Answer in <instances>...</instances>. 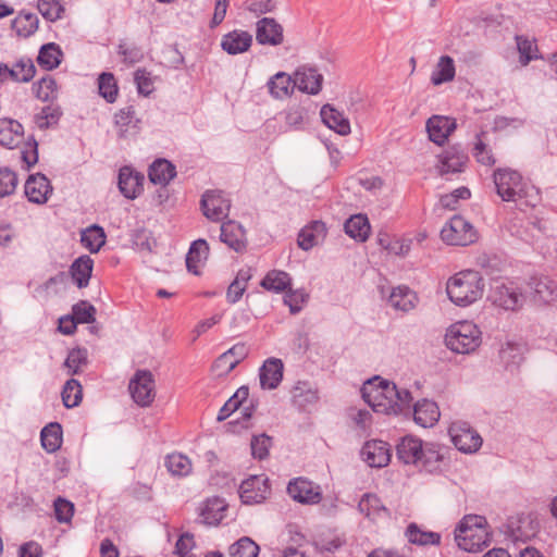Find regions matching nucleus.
Here are the masks:
<instances>
[{
	"instance_id": "nucleus-1",
	"label": "nucleus",
	"mask_w": 557,
	"mask_h": 557,
	"mask_svg": "<svg viewBox=\"0 0 557 557\" xmlns=\"http://www.w3.org/2000/svg\"><path fill=\"white\" fill-rule=\"evenodd\" d=\"M448 449L436 442H423L419 437L404 436L396 446L397 458L420 471L440 473L447 466Z\"/></svg>"
},
{
	"instance_id": "nucleus-2",
	"label": "nucleus",
	"mask_w": 557,
	"mask_h": 557,
	"mask_svg": "<svg viewBox=\"0 0 557 557\" xmlns=\"http://www.w3.org/2000/svg\"><path fill=\"white\" fill-rule=\"evenodd\" d=\"M493 180L497 195L507 202H515L520 210L534 208L541 201L540 190L522 175L509 168L494 171Z\"/></svg>"
},
{
	"instance_id": "nucleus-3",
	"label": "nucleus",
	"mask_w": 557,
	"mask_h": 557,
	"mask_svg": "<svg viewBox=\"0 0 557 557\" xmlns=\"http://www.w3.org/2000/svg\"><path fill=\"white\" fill-rule=\"evenodd\" d=\"M485 282L480 272L463 270L451 275L446 282L448 299L457 307L466 308L480 300Z\"/></svg>"
},
{
	"instance_id": "nucleus-4",
	"label": "nucleus",
	"mask_w": 557,
	"mask_h": 557,
	"mask_svg": "<svg viewBox=\"0 0 557 557\" xmlns=\"http://www.w3.org/2000/svg\"><path fill=\"white\" fill-rule=\"evenodd\" d=\"M491 540L486 519L478 515L466 516L455 530L457 545L466 552H478Z\"/></svg>"
},
{
	"instance_id": "nucleus-5",
	"label": "nucleus",
	"mask_w": 557,
	"mask_h": 557,
	"mask_svg": "<svg viewBox=\"0 0 557 557\" xmlns=\"http://www.w3.org/2000/svg\"><path fill=\"white\" fill-rule=\"evenodd\" d=\"M482 342L479 326L471 321H459L451 324L445 334L448 349L457 354H471Z\"/></svg>"
},
{
	"instance_id": "nucleus-6",
	"label": "nucleus",
	"mask_w": 557,
	"mask_h": 557,
	"mask_svg": "<svg viewBox=\"0 0 557 557\" xmlns=\"http://www.w3.org/2000/svg\"><path fill=\"white\" fill-rule=\"evenodd\" d=\"M487 300L497 309L519 311L525 302L522 287L513 281H495L490 289Z\"/></svg>"
},
{
	"instance_id": "nucleus-7",
	"label": "nucleus",
	"mask_w": 557,
	"mask_h": 557,
	"mask_svg": "<svg viewBox=\"0 0 557 557\" xmlns=\"http://www.w3.org/2000/svg\"><path fill=\"white\" fill-rule=\"evenodd\" d=\"M394 383L375 376L368 380L361 387V395L364 401L376 412L391 414L393 398L387 392Z\"/></svg>"
},
{
	"instance_id": "nucleus-8",
	"label": "nucleus",
	"mask_w": 557,
	"mask_h": 557,
	"mask_svg": "<svg viewBox=\"0 0 557 557\" xmlns=\"http://www.w3.org/2000/svg\"><path fill=\"white\" fill-rule=\"evenodd\" d=\"M441 238L448 245L468 246L476 240L478 234L469 221L455 215L443 226Z\"/></svg>"
},
{
	"instance_id": "nucleus-9",
	"label": "nucleus",
	"mask_w": 557,
	"mask_h": 557,
	"mask_svg": "<svg viewBox=\"0 0 557 557\" xmlns=\"http://www.w3.org/2000/svg\"><path fill=\"white\" fill-rule=\"evenodd\" d=\"M448 434L454 446L463 454L476 453L483 440L475 429L466 421H454L448 428Z\"/></svg>"
},
{
	"instance_id": "nucleus-10",
	"label": "nucleus",
	"mask_w": 557,
	"mask_h": 557,
	"mask_svg": "<svg viewBox=\"0 0 557 557\" xmlns=\"http://www.w3.org/2000/svg\"><path fill=\"white\" fill-rule=\"evenodd\" d=\"M128 391L132 399L140 407H149L156 398V381L149 370H137L131 377Z\"/></svg>"
},
{
	"instance_id": "nucleus-11",
	"label": "nucleus",
	"mask_w": 557,
	"mask_h": 557,
	"mask_svg": "<svg viewBox=\"0 0 557 557\" xmlns=\"http://www.w3.org/2000/svg\"><path fill=\"white\" fill-rule=\"evenodd\" d=\"M200 208L203 215L213 222H219L227 216L231 200L221 190L209 189L202 194Z\"/></svg>"
},
{
	"instance_id": "nucleus-12",
	"label": "nucleus",
	"mask_w": 557,
	"mask_h": 557,
	"mask_svg": "<svg viewBox=\"0 0 557 557\" xmlns=\"http://www.w3.org/2000/svg\"><path fill=\"white\" fill-rule=\"evenodd\" d=\"M268 478L264 474L250 475L239 485V497L244 504L262 503L270 494Z\"/></svg>"
},
{
	"instance_id": "nucleus-13",
	"label": "nucleus",
	"mask_w": 557,
	"mask_h": 557,
	"mask_svg": "<svg viewBox=\"0 0 557 557\" xmlns=\"http://www.w3.org/2000/svg\"><path fill=\"white\" fill-rule=\"evenodd\" d=\"M287 493L294 500L301 504H318L322 498L320 486L304 478L290 481Z\"/></svg>"
},
{
	"instance_id": "nucleus-14",
	"label": "nucleus",
	"mask_w": 557,
	"mask_h": 557,
	"mask_svg": "<svg viewBox=\"0 0 557 557\" xmlns=\"http://www.w3.org/2000/svg\"><path fill=\"white\" fill-rule=\"evenodd\" d=\"M249 349L244 343H237L223 352L213 364V371L218 376L231 373L239 362L248 356Z\"/></svg>"
},
{
	"instance_id": "nucleus-15",
	"label": "nucleus",
	"mask_w": 557,
	"mask_h": 557,
	"mask_svg": "<svg viewBox=\"0 0 557 557\" xmlns=\"http://www.w3.org/2000/svg\"><path fill=\"white\" fill-rule=\"evenodd\" d=\"M256 40L272 47L281 45L284 41L283 26L272 17H262L256 24Z\"/></svg>"
},
{
	"instance_id": "nucleus-16",
	"label": "nucleus",
	"mask_w": 557,
	"mask_h": 557,
	"mask_svg": "<svg viewBox=\"0 0 557 557\" xmlns=\"http://www.w3.org/2000/svg\"><path fill=\"white\" fill-rule=\"evenodd\" d=\"M52 190L50 181L41 173L29 175L24 186V193L28 201L36 205L46 203Z\"/></svg>"
},
{
	"instance_id": "nucleus-17",
	"label": "nucleus",
	"mask_w": 557,
	"mask_h": 557,
	"mask_svg": "<svg viewBox=\"0 0 557 557\" xmlns=\"http://www.w3.org/2000/svg\"><path fill=\"white\" fill-rule=\"evenodd\" d=\"M429 139L434 144L444 145L456 129V120L445 115H433L426 121Z\"/></svg>"
},
{
	"instance_id": "nucleus-18",
	"label": "nucleus",
	"mask_w": 557,
	"mask_h": 557,
	"mask_svg": "<svg viewBox=\"0 0 557 557\" xmlns=\"http://www.w3.org/2000/svg\"><path fill=\"white\" fill-rule=\"evenodd\" d=\"M361 457L370 467H385L391 461V446L383 441H369L361 449Z\"/></svg>"
},
{
	"instance_id": "nucleus-19",
	"label": "nucleus",
	"mask_w": 557,
	"mask_h": 557,
	"mask_svg": "<svg viewBox=\"0 0 557 557\" xmlns=\"http://www.w3.org/2000/svg\"><path fill=\"white\" fill-rule=\"evenodd\" d=\"M409 416H412L416 424L422 428H432L438 422L441 411L435 401L423 398L413 404Z\"/></svg>"
},
{
	"instance_id": "nucleus-20",
	"label": "nucleus",
	"mask_w": 557,
	"mask_h": 557,
	"mask_svg": "<svg viewBox=\"0 0 557 557\" xmlns=\"http://www.w3.org/2000/svg\"><path fill=\"white\" fill-rule=\"evenodd\" d=\"M327 228L324 222L317 220L305 225L298 234V246L302 250H310L320 245L326 237Z\"/></svg>"
},
{
	"instance_id": "nucleus-21",
	"label": "nucleus",
	"mask_w": 557,
	"mask_h": 557,
	"mask_svg": "<svg viewBox=\"0 0 557 557\" xmlns=\"http://www.w3.org/2000/svg\"><path fill=\"white\" fill-rule=\"evenodd\" d=\"M358 511L372 522H377L389 517V511L382 500L375 494L371 493L361 496L358 503Z\"/></svg>"
},
{
	"instance_id": "nucleus-22",
	"label": "nucleus",
	"mask_w": 557,
	"mask_h": 557,
	"mask_svg": "<svg viewBox=\"0 0 557 557\" xmlns=\"http://www.w3.org/2000/svg\"><path fill=\"white\" fill-rule=\"evenodd\" d=\"M220 239L233 250L239 252L246 248V232L242 224L228 220L221 225Z\"/></svg>"
},
{
	"instance_id": "nucleus-23",
	"label": "nucleus",
	"mask_w": 557,
	"mask_h": 557,
	"mask_svg": "<svg viewBox=\"0 0 557 557\" xmlns=\"http://www.w3.org/2000/svg\"><path fill=\"white\" fill-rule=\"evenodd\" d=\"M283 362L277 358L267 359L259 370L260 386L263 389L276 388L283 379Z\"/></svg>"
},
{
	"instance_id": "nucleus-24",
	"label": "nucleus",
	"mask_w": 557,
	"mask_h": 557,
	"mask_svg": "<svg viewBox=\"0 0 557 557\" xmlns=\"http://www.w3.org/2000/svg\"><path fill=\"white\" fill-rule=\"evenodd\" d=\"M144 176L129 166H123L119 172V189L127 199H135L141 191Z\"/></svg>"
},
{
	"instance_id": "nucleus-25",
	"label": "nucleus",
	"mask_w": 557,
	"mask_h": 557,
	"mask_svg": "<svg viewBox=\"0 0 557 557\" xmlns=\"http://www.w3.org/2000/svg\"><path fill=\"white\" fill-rule=\"evenodd\" d=\"M209 245L206 239L199 238L190 244L186 255V267L190 273L195 275L200 274L209 257Z\"/></svg>"
},
{
	"instance_id": "nucleus-26",
	"label": "nucleus",
	"mask_w": 557,
	"mask_h": 557,
	"mask_svg": "<svg viewBox=\"0 0 557 557\" xmlns=\"http://www.w3.org/2000/svg\"><path fill=\"white\" fill-rule=\"evenodd\" d=\"M323 77L312 67H300L294 74V85L304 92L315 95L320 91Z\"/></svg>"
},
{
	"instance_id": "nucleus-27",
	"label": "nucleus",
	"mask_w": 557,
	"mask_h": 557,
	"mask_svg": "<svg viewBox=\"0 0 557 557\" xmlns=\"http://www.w3.org/2000/svg\"><path fill=\"white\" fill-rule=\"evenodd\" d=\"M252 44V36L245 30L235 29L222 37L221 47L228 54H239L247 51Z\"/></svg>"
},
{
	"instance_id": "nucleus-28",
	"label": "nucleus",
	"mask_w": 557,
	"mask_h": 557,
	"mask_svg": "<svg viewBox=\"0 0 557 557\" xmlns=\"http://www.w3.org/2000/svg\"><path fill=\"white\" fill-rule=\"evenodd\" d=\"M323 123L337 134L345 136L350 133L349 120L345 116L344 112L338 111L331 104H324L320 111Z\"/></svg>"
},
{
	"instance_id": "nucleus-29",
	"label": "nucleus",
	"mask_w": 557,
	"mask_h": 557,
	"mask_svg": "<svg viewBox=\"0 0 557 557\" xmlns=\"http://www.w3.org/2000/svg\"><path fill=\"white\" fill-rule=\"evenodd\" d=\"M387 301L395 310L408 312L416 308L418 304V296L409 287L399 285L392 288Z\"/></svg>"
},
{
	"instance_id": "nucleus-30",
	"label": "nucleus",
	"mask_w": 557,
	"mask_h": 557,
	"mask_svg": "<svg viewBox=\"0 0 557 557\" xmlns=\"http://www.w3.org/2000/svg\"><path fill=\"white\" fill-rule=\"evenodd\" d=\"M24 129L20 122L12 119H0V145L13 149L23 139Z\"/></svg>"
},
{
	"instance_id": "nucleus-31",
	"label": "nucleus",
	"mask_w": 557,
	"mask_h": 557,
	"mask_svg": "<svg viewBox=\"0 0 557 557\" xmlns=\"http://www.w3.org/2000/svg\"><path fill=\"white\" fill-rule=\"evenodd\" d=\"M225 502L220 497L208 498L200 507V520L207 525H216L224 518Z\"/></svg>"
},
{
	"instance_id": "nucleus-32",
	"label": "nucleus",
	"mask_w": 557,
	"mask_h": 557,
	"mask_svg": "<svg viewBox=\"0 0 557 557\" xmlns=\"http://www.w3.org/2000/svg\"><path fill=\"white\" fill-rule=\"evenodd\" d=\"M467 157L454 149L445 150L438 157L437 169L441 175L455 174L463 171Z\"/></svg>"
},
{
	"instance_id": "nucleus-33",
	"label": "nucleus",
	"mask_w": 557,
	"mask_h": 557,
	"mask_svg": "<svg viewBox=\"0 0 557 557\" xmlns=\"http://www.w3.org/2000/svg\"><path fill=\"white\" fill-rule=\"evenodd\" d=\"M270 95L275 99H285L292 95L294 88V77L285 72H277L268 82Z\"/></svg>"
},
{
	"instance_id": "nucleus-34",
	"label": "nucleus",
	"mask_w": 557,
	"mask_h": 557,
	"mask_svg": "<svg viewBox=\"0 0 557 557\" xmlns=\"http://www.w3.org/2000/svg\"><path fill=\"white\" fill-rule=\"evenodd\" d=\"M175 176V165L165 159L156 160L149 168V178L153 184L165 186Z\"/></svg>"
},
{
	"instance_id": "nucleus-35",
	"label": "nucleus",
	"mask_w": 557,
	"mask_h": 557,
	"mask_svg": "<svg viewBox=\"0 0 557 557\" xmlns=\"http://www.w3.org/2000/svg\"><path fill=\"white\" fill-rule=\"evenodd\" d=\"M345 233L357 242H366L370 235V223L364 214L351 215L344 224Z\"/></svg>"
},
{
	"instance_id": "nucleus-36",
	"label": "nucleus",
	"mask_w": 557,
	"mask_h": 557,
	"mask_svg": "<svg viewBox=\"0 0 557 557\" xmlns=\"http://www.w3.org/2000/svg\"><path fill=\"white\" fill-rule=\"evenodd\" d=\"M388 391L393 398V409H391V414L409 416L412 410L411 405L413 400L411 393L407 388L398 387L395 383L394 386L388 388Z\"/></svg>"
},
{
	"instance_id": "nucleus-37",
	"label": "nucleus",
	"mask_w": 557,
	"mask_h": 557,
	"mask_svg": "<svg viewBox=\"0 0 557 557\" xmlns=\"http://www.w3.org/2000/svg\"><path fill=\"white\" fill-rule=\"evenodd\" d=\"M35 74V64L28 57H21L12 65H9L10 79L15 83H28Z\"/></svg>"
},
{
	"instance_id": "nucleus-38",
	"label": "nucleus",
	"mask_w": 557,
	"mask_h": 557,
	"mask_svg": "<svg viewBox=\"0 0 557 557\" xmlns=\"http://www.w3.org/2000/svg\"><path fill=\"white\" fill-rule=\"evenodd\" d=\"M94 261L89 256H81L71 265L70 273L77 287H86L89 283Z\"/></svg>"
},
{
	"instance_id": "nucleus-39",
	"label": "nucleus",
	"mask_w": 557,
	"mask_h": 557,
	"mask_svg": "<svg viewBox=\"0 0 557 557\" xmlns=\"http://www.w3.org/2000/svg\"><path fill=\"white\" fill-rule=\"evenodd\" d=\"M42 448L49 453H55L62 445V428L58 422L47 424L40 432Z\"/></svg>"
},
{
	"instance_id": "nucleus-40",
	"label": "nucleus",
	"mask_w": 557,
	"mask_h": 557,
	"mask_svg": "<svg viewBox=\"0 0 557 557\" xmlns=\"http://www.w3.org/2000/svg\"><path fill=\"white\" fill-rule=\"evenodd\" d=\"M63 53L60 47L54 42L44 45L38 53L37 63L40 67L51 71L61 63Z\"/></svg>"
},
{
	"instance_id": "nucleus-41",
	"label": "nucleus",
	"mask_w": 557,
	"mask_h": 557,
	"mask_svg": "<svg viewBox=\"0 0 557 557\" xmlns=\"http://www.w3.org/2000/svg\"><path fill=\"white\" fill-rule=\"evenodd\" d=\"M456 69L453 58L449 55H442L432 72L431 82L433 85L438 86L453 81Z\"/></svg>"
},
{
	"instance_id": "nucleus-42",
	"label": "nucleus",
	"mask_w": 557,
	"mask_h": 557,
	"mask_svg": "<svg viewBox=\"0 0 557 557\" xmlns=\"http://www.w3.org/2000/svg\"><path fill=\"white\" fill-rule=\"evenodd\" d=\"M532 287L540 301L548 304L557 299V282L548 276L535 278Z\"/></svg>"
},
{
	"instance_id": "nucleus-43",
	"label": "nucleus",
	"mask_w": 557,
	"mask_h": 557,
	"mask_svg": "<svg viewBox=\"0 0 557 557\" xmlns=\"http://www.w3.org/2000/svg\"><path fill=\"white\" fill-rule=\"evenodd\" d=\"M406 536L410 543L420 546L437 545L441 542L440 533L422 530L416 523L408 525Z\"/></svg>"
},
{
	"instance_id": "nucleus-44",
	"label": "nucleus",
	"mask_w": 557,
	"mask_h": 557,
	"mask_svg": "<svg viewBox=\"0 0 557 557\" xmlns=\"http://www.w3.org/2000/svg\"><path fill=\"white\" fill-rule=\"evenodd\" d=\"M39 20L35 13L22 11L12 21V28L21 37L32 36L38 28Z\"/></svg>"
},
{
	"instance_id": "nucleus-45",
	"label": "nucleus",
	"mask_w": 557,
	"mask_h": 557,
	"mask_svg": "<svg viewBox=\"0 0 557 557\" xmlns=\"http://www.w3.org/2000/svg\"><path fill=\"white\" fill-rule=\"evenodd\" d=\"M292 284L290 275L281 270H272L261 281V286L274 293L286 290Z\"/></svg>"
},
{
	"instance_id": "nucleus-46",
	"label": "nucleus",
	"mask_w": 557,
	"mask_h": 557,
	"mask_svg": "<svg viewBox=\"0 0 557 557\" xmlns=\"http://www.w3.org/2000/svg\"><path fill=\"white\" fill-rule=\"evenodd\" d=\"M164 466L172 475L176 476H186L193 469L190 459L181 453L168 455L165 457Z\"/></svg>"
},
{
	"instance_id": "nucleus-47",
	"label": "nucleus",
	"mask_w": 557,
	"mask_h": 557,
	"mask_svg": "<svg viewBox=\"0 0 557 557\" xmlns=\"http://www.w3.org/2000/svg\"><path fill=\"white\" fill-rule=\"evenodd\" d=\"M114 119L121 138L128 137L131 129L137 128L138 121L135 119V109L132 106L121 109Z\"/></svg>"
},
{
	"instance_id": "nucleus-48",
	"label": "nucleus",
	"mask_w": 557,
	"mask_h": 557,
	"mask_svg": "<svg viewBox=\"0 0 557 557\" xmlns=\"http://www.w3.org/2000/svg\"><path fill=\"white\" fill-rule=\"evenodd\" d=\"M82 245L90 252H98L106 243V234L102 227L91 225L82 232Z\"/></svg>"
},
{
	"instance_id": "nucleus-49",
	"label": "nucleus",
	"mask_w": 557,
	"mask_h": 557,
	"mask_svg": "<svg viewBox=\"0 0 557 557\" xmlns=\"http://www.w3.org/2000/svg\"><path fill=\"white\" fill-rule=\"evenodd\" d=\"M249 396V388L240 386L236 393L222 406L218 413V421L226 420L234 411H236Z\"/></svg>"
},
{
	"instance_id": "nucleus-50",
	"label": "nucleus",
	"mask_w": 557,
	"mask_h": 557,
	"mask_svg": "<svg viewBox=\"0 0 557 557\" xmlns=\"http://www.w3.org/2000/svg\"><path fill=\"white\" fill-rule=\"evenodd\" d=\"M62 401L66 408H74L79 405L83 391L81 383L75 379H70L62 389Z\"/></svg>"
},
{
	"instance_id": "nucleus-51",
	"label": "nucleus",
	"mask_w": 557,
	"mask_h": 557,
	"mask_svg": "<svg viewBox=\"0 0 557 557\" xmlns=\"http://www.w3.org/2000/svg\"><path fill=\"white\" fill-rule=\"evenodd\" d=\"M259 546L249 537L244 536L230 546L231 557H258Z\"/></svg>"
},
{
	"instance_id": "nucleus-52",
	"label": "nucleus",
	"mask_w": 557,
	"mask_h": 557,
	"mask_svg": "<svg viewBox=\"0 0 557 557\" xmlns=\"http://www.w3.org/2000/svg\"><path fill=\"white\" fill-rule=\"evenodd\" d=\"M99 94L110 103H113L119 94L116 81L111 73H102L98 78Z\"/></svg>"
},
{
	"instance_id": "nucleus-53",
	"label": "nucleus",
	"mask_w": 557,
	"mask_h": 557,
	"mask_svg": "<svg viewBox=\"0 0 557 557\" xmlns=\"http://www.w3.org/2000/svg\"><path fill=\"white\" fill-rule=\"evenodd\" d=\"M60 115L58 108L47 106L34 116V123L39 129H47L58 124Z\"/></svg>"
},
{
	"instance_id": "nucleus-54",
	"label": "nucleus",
	"mask_w": 557,
	"mask_h": 557,
	"mask_svg": "<svg viewBox=\"0 0 557 557\" xmlns=\"http://www.w3.org/2000/svg\"><path fill=\"white\" fill-rule=\"evenodd\" d=\"M87 349L79 347L72 349L64 361L67 373L71 375L79 373L82 367L87 364Z\"/></svg>"
},
{
	"instance_id": "nucleus-55",
	"label": "nucleus",
	"mask_w": 557,
	"mask_h": 557,
	"mask_svg": "<svg viewBox=\"0 0 557 557\" xmlns=\"http://www.w3.org/2000/svg\"><path fill=\"white\" fill-rule=\"evenodd\" d=\"M37 8L40 14L50 22L61 18L64 11L61 0H38Z\"/></svg>"
},
{
	"instance_id": "nucleus-56",
	"label": "nucleus",
	"mask_w": 557,
	"mask_h": 557,
	"mask_svg": "<svg viewBox=\"0 0 557 557\" xmlns=\"http://www.w3.org/2000/svg\"><path fill=\"white\" fill-rule=\"evenodd\" d=\"M471 196L469 188L458 187L449 194L442 195L440 203L444 209L456 210L460 200H467Z\"/></svg>"
},
{
	"instance_id": "nucleus-57",
	"label": "nucleus",
	"mask_w": 557,
	"mask_h": 557,
	"mask_svg": "<svg viewBox=\"0 0 557 557\" xmlns=\"http://www.w3.org/2000/svg\"><path fill=\"white\" fill-rule=\"evenodd\" d=\"M484 133L476 135L474 147H473V156L476 161L483 165L492 166L495 164L496 160L492 153L491 148L483 141L482 136Z\"/></svg>"
},
{
	"instance_id": "nucleus-58",
	"label": "nucleus",
	"mask_w": 557,
	"mask_h": 557,
	"mask_svg": "<svg viewBox=\"0 0 557 557\" xmlns=\"http://www.w3.org/2000/svg\"><path fill=\"white\" fill-rule=\"evenodd\" d=\"M516 40L518 51L520 53V63L523 66L528 65L532 60L539 58V55L536 54L537 48L534 41L522 36H517Z\"/></svg>"
},
{
	"instance_id": "nucleus-59",
	"label": "nucleus",
	"mask_w": 557,
	"mask_h": 557,
	"mask_svg": "<svg viewBox=\"0 0 557 557\" xmlns=\"http://www.w3.org/2000/svg\"><path fill=\"white\" fill-rule=\"evenodd\" d=\"M36 97L42 101H50L57 97V83L51 76L42 77L35 85Z\"/></svg>"
},
{
	"instance_id": "nucleus-60",
	"label": "nucleus",
	"mask_w": 557,
	"mask_h": 557,
	"mask_svg": "<svg viewBox=\"0 0 557 557\" xmlns=\"http://www.w3.org/2000/svg\"><path fill=\"white\" fill-rule=\"evenodd\" d=\"M17 175L9 168H0V197L10 196L17 186Z\"/></svg>"
},
{
	"instance_id": "nucleus-61",
	"label": "nucleus",
	"mask_w": 557,
	"mask_h": 557,
	"mask_svg": "<svg viewBox=\"0 0 557 557\" xmlns=\"http://www.w3.org/2000/svg\"><path fill=\"white\" fill-rule=\"evenodd\" d=\"M72 315L77 323H92L95 321L96 308L88 301H79L72 308Z\"/></svg>"
},
{
	"instance_id": "nucleus-62",
	"label": "nucleus",
	"mask_w": 557,
	"mask_h": 557,
	"mask_svg": "<svg viewBox=\"0 0 557 557\" xmlns=\"http://www.w3.org/2000/svg\"><path fill=\"white\" fill-rule=\"evenodd\" d=\"M308 300V294L302 289H296L285 293L284 304L288 306L290 313L296 314L300 312Z\"/></svg>"
},
{
	"instance_id": "nucleus-63",
	"label": "nucleus",
	"mask_w": 557,
	"mask_h": 557,
	"mask_svg": "<svg viewBox=\"0 0 557 557\" xmlns=\"http://www.w3.org/2000/svg\"><path fill=\"white\" fill-rule=\"evenodd\" d=\"M134 81L138 94L149 96L153 91V79L151 73L145 69H138L134 74Z\"/></svg>"
},
{
	"instance_id": "nucleus-64",
	"label": "nucleus",
	"mask_w": 557,
	"mask_h": 557,
	"mask_svg": "<svg viewBox=\"0 0 557 557\" xmlns=\"http://www.w3.org/2000/svg\"><path fill=\"white\" fill-rule=\"evenodd\" d=\"M195 547L194 536L189 533L182 534L176 542L174 554L177 557H195L193 549Z\"/></svg>"
}]
</instances>
